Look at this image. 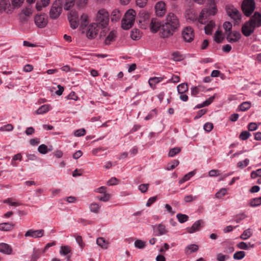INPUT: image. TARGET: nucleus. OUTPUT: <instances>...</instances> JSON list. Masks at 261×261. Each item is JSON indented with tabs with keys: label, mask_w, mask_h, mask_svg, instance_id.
I'll return each mask as SVG.
<instances>
[{
	"label": "nucleus",
	"mask_w": 261,
	"mask_h": 261,
	"mask_svg": "<svg viewBox=\"0 0 261 261\" xmlns=\"http://www.w3.org/2000/svg\"><path fill=\"white\" fill-rule=\"evenodd\" d=\"M38 151L41 154H45L48 152V147L44 144H41L38 147Z\"/></svg>",
	"instance_id": "obj_48"
},
{
	"label": "nucleus",
	"mask_w": 261,
	"mask_h": 261,
	"mask_svg": "<svg viewBox=\"0 0 261 261\" xmlns=\"http://www.w3.org/2000/svg\"><path fill=\"white\" fill-rule=\"evenodd\" d=\"M139 25L142 29H149L151 32L155 33L161 28V22L157 18H151L147 11L142 10L139 15Z\"/></svg>",
	"instance_id": "obj_1"
},
{
	"label": "nucleus",
	"mask_w": 261,
	"mask_h": 261,
	"mask_svg": "<svg viewBox=\"0 0 261 261\" xmlns=\"http://www.w3.org/2000/svg\"><path fill=\"white\" fill-rule=\"evenodd\" d=\"M251 107V103L248 101L243 102L239 106V109L241 111H245Z\"/></svg>",
	"instance_id": "obj_46"
},
{
	"label": "nucleus",
	"mask_w": 261,
	"mask_h": 261,
	"mask_svg": "<svg viewBox=\"0 0 261 261\" xmlns=\"http://www.w3.org/2000/svg\"><path fill=\"white\" fill-rule=\"evenodd\" d=\"M252 234V233L250 229H247L243 231V233L241 235L240 238L242 240H246L249 238Z\"/></svg>",
	"instance_id": "obj_42"
},
{
	"label": "nucleus",
	"mask_w": 261,
	"mask_h": 261,
	"mask_svg": "<svg viewBox=\"0 0 261 261\" xmlns=\"http://www.w3.org/2000/svg\"><path fill=\"white\" fill-rule=\"evenodd\" d=\"M223 39L221 31L217 30L214 35V40L218 43H221Z\"/></svg>",
	"instance_id": "obj_37"
},
{
	"label": "nucleus",
	"mask_w": 261,
	"mask_h": 261,
	"mask_svg": "<svg viewBox=\"0 0 261 261\" xmlns=\"http://www.w3.org/2000/svg\"><path fill=\"white\" fill-rule=\"evenodd\" d=\"M178 93H185L188 90V86L187 84L182 83L179 84L177 87Z\"/></svg>",
	"instance_id": "obj_38"
},
{
	"label": "nucleus",
	"mask_w": 261,
	"mask_h": 261,
	"mask_svg": "<svg viewBox=\"0 0 261 261\" xmlns=\"http://www.w3.org/2000/svg\"><path fill=\"white\" fill-rule=\"evenodd\" d=\"M176 218L179 223H183L188 221L189 217L187 215L179 213L176 215Z\"/></svg>",
	"instance_id": "obj_39"
},
{
	"label": "nucleus",
	"mask_w": 261,
	"mask_h": 261,
	"mask_svg": "<svg viewBox=\"0 0 261 261\" xmlns=\"http://www.w3.org/2000/svg\"><path fill=\"white\" fill-rule=\"evenodd\" d=\"M250 205L251 207H256L261 205V196L256 197L250 200Z\"/></svg>",
	"instance_id": "obj_35"
},
{
	"label": "nucleus",
	"mask_w": 261,
	"mask_h": 261,
	"mask_svg": "<svg viewBox=\"0 0 261 261\" xmlns=\"http://www.w3.org/2000/svg\"><path fill=\"white\" fill-rule=\"evenodd\" d=\"M245 256V253L243 251H237L233 254V257L234 259L240 260Z\"/></svg>",
	"instance_id": "obj_47"
},
{
	"label": "nucleus",
	"mask_w": 261,
	"mask_h": 261,
	"mask_svg": "<svg viewBox=\"0 0 261 261\" xmlns=\"http://www.w3.org/2000/svg\"><path fill=\"white\" fill-rule=\"evenodd\" d=\"M148 1L149 0H136V3L137 6L140 8H144L147 5Z\"/></svg>",
	"instance_id": "obj_57"
},
{
	"label": "nucleus",
	"mask_w": 261,
	"mask_h": 261,
	"mask_svg": "<svg viewBox=\"0 0 261 261\" xmlns=\"http://www.w3.org/2000/svg\"><path fill=\"white\" fill-rule=\"evenodd\" d=\"M71 251V247L68 245L61 246L60 250V253L61 255H66Z\"/></svg>",
	"instance_id": "obj_36"
},
{
	"label": "nucleus",
	"mask_w": 261,
	"mask_h": 261,
	"mask_svg": "<svg viewBox=\"0 0 261 261\" xmlns=\"http://www.w3.org/2000/svg\"><path fill=\"white\" fill-rule=\"evenodd\" d=\"M227 192V190L226 188H221L218 191L216 194L215 197L217 198L220 199L222 198L223 196H224Z\"/></svg>",
	"instance_id": "obj_43"
},
{
	"label": "nucleus",
	"mask_w": 261,
	"mask_h": 261,
	"mask_svg": "<svg viewBox=\"0 0 261 261\" xmlns=\"http://www.w3.org/2000/svg\"><path fill=\"white\" fill-rule=\"evenodd\" d=\"M225 10L227 15L236 22L238 23L240 21L241 14L236 7L231 5H227L225 7Z\"/></svg>",
	"instance_id": "obj_10"
},
{
	"label": "nucleus",
	"mask_w": 261,
	"mask_h": 261,
	"mask_svg": "<svg viewBox=\"0 0 261 261\" xmlns=\"http://www.w3.org/2000/svg\"><path fill=\"white\" fill-rule=\"evenodd\" d=\"M153 229L158 236H163L168 233V230L166 226L162 223L158 224L153 226Z\"/></svg>",
	"instance_id": "obj_16"
},
{
	"label": "nucleus",
	"mask_w": 261,
	"mask_h": 261,
	"mask_svg": "<svg viewBox=\"0 0 261 261\" xmlns=\"http://www.w3.org/2000/svg\"><path fill=\"white\" fill-rule=\"evenodd\" d=\"M116 37V32L115 31H111L105 39V44L110 45L114 40Z\"/></svg>",
	"instance_id": "obj_25"
},
{
	"label": "nucleus",
	"mask_w": 261,
	"mask_h": 261,
	"mask_svg": "<svg viewBox=\"0 0 261 261\" xmlns=\"http://www.w3.org/2000/svg\"><path fill=\"white\" fill-rule=\"evenodd\" d=\"M163 77H153L149 79L148 83L150 87L154 88L156 84L163 81Z\"/></svg>",
	"instance_id": "obj_27"
},
{
	"label": "nucleus",
	"mask_w": 261,
	"mask_h": 261,
	"mask_svg": "<svg viewBox=\"0 0 261 261\" xmlns=\"http://www.w3.org/2000/svg\"><path fill=\"white\" fill-rule=\"evenodd\" d=\"M99 28L97 23H92L82 29V33L89 39H93L96 37Z\"/></svg>",
	"instance_id": "obj_7"
},
{
	"label": "nucleus",
	"mask_w": 261,
	"mask_h": 261,
	"mask_svg": "<svg viewBox=\"0 0 261 261\" xmlns=\"http://www.w3.org/2000/svg\"><path fill=\"white\" fill-rule=\"evenodd\" d=\"M110 19V15L108 11L105 9H101L98 11L96 16V22L97 25L102 28V31L100 34V37L105 36V32L108 31L107 26Z\"/></svg>",
	"instance_id": "obj_4"
},
{
	"label": "nucleus",
	"mask_w": 261,
	"mask_h": 261,
	"mask_svg": "<svg viewBox=\"0 0 261 261\" xmlns=\"http://www.w3.org/2000/svg\"><path fill=\"white\" fill-rule=\"evenodd\" d=\"M74 5V0H65V3L64 5V8L66 10H68Z\"/></svg>",
	"instance_id": "obj_51"
},
{
	"label": "nucleus",
	"mask_w": 261,
	"mask_h": 261,
	"mask_svg": "<svg viewBox=\"0 0 261 261\" xmlns=\"http://www.w3.org/2000/svg\"><path fill=\"white\" fill-rule=\"evenodd\" d=\"M215 97L214 96L210 97L208 99L203 101L202 103L199 105L198 108H202L210 105L214 100Z\"/></svg>",
	"instance_id": "obj_50"
},
{
	"label": "nucleus",
	"mask_w": 261,
	"mask_h": 261,
	"mask_svg": "<svg viewBox=\"0 0 261 261\" xmlns=\"http://www.w3.org/2000/svg\"><path fill=\"white\" fill-rule=\"evenodd\" d=\"M215 27V23L213 20H211L205 27V33L207 35L212 34L213 28Z\"/></svg>",
	"instance_id": "obj_30"
},
{
	"label": "nucleus",
	"mask_w": 261,
	"mask_h": 261,
	"mask_svg": "<svg viewBox=\"0 0 261 261\" xmlns=\"http://www.w3.org/2000/svg\"><path fill=\"white\" fill-rule=\"evenodd\" d=\"M13 129V126L11 124H8L5 125L0 128V130L2 132H9Z\"/></svg>",
	"instance_id": "obj_56"
},
{
	"label": "nucleus",
	"mask_w": 261,
	"mask_h": 261,
	"mask_svg": "<svg viewBox=\"0 0 261 261\" xmlns=\"http://www.w3.org/2000/svg\"><path fill=\"white\" fill-rule=\"evenodd\" d=\"M10 1L13 12L15 9H18L21 7L24 3V0H10Z\"/></svg>",
	"instance_id": "obj_29"
},
{
	"label": "nucleus",
	"mask_w": 261,
	"mask_h": 261,
	"mask_svg": "<svg viewBox=\"0 0 261 261\" xmlns=\"http://www.w3.org/2000/svg\"><path fill=\"white\" fill-rule=\"evenodd\" d=\"M181 35L182 38L185 41L191 42L194 38L195 33L192 27H187L182 31Z\"/></svg>",
	"instance_id": "obj_11"
},
{
	"label": "nucleus",
	"mask_w": 261,
	"mask_h": 261,
	"mask_svg": "<svg viewBox=\"0 0 261 261\" xmlns=\"http://www.w3.org/2000/svg\"><path fill=\"white\" fill-rule=\"evenodd\" d=\"M44 234V229L34 230L30 229L27 230L25 233L24 236L25 238H32L34 239H38L42 237Z\"/></svg>",
	"instance_id": "obj_14"
},
{
	"label": "nucleus",
	"mask_w": 261,
	"mask_h": 261,
	"mask_svg": "<svg viewBox=\"0 0 261 261\" xmlns=\"http://www.w3.org/2000/svg\"><path fill=\"white\" fill-rule=\"evenodd\" d=\"M34 21L38 28H43L47 24V17L44 14L36 15L34 17Z\"/></svg>",
	"instance_id": "obj_12"
},
{
	"label": "nucleus",
	"mask_w": 261,
	"mask_h": 261,
	"mask_svg": "<svg viewBox=\"0 0 261 261\" xmlns=\"http://www.w3.org/2000/svg\"><path fill=\"white\" fill-rule=\"evenodd\" d=\"M33 10L31 7L28 6L21 10V13L27 17H30L33 14Z\"/></svg>",
	"instance_id": "obj_45"
},
{
	"label": "nucleus",
	"mask_w": 261,
	"mask_h": 261,
	"mask_svg": "<svg viewBox=\"0 0 261 261\" xmlns=\"http://www.w3.org/2000/svg\"><path fill=\"white\" fill-rule=\"evenodd\" d=\"M252 25L255 28L261 26V14L258 12H255L253 15L249 20Z\"/></svg>",
	"instance_id": "obj_17"
},
{
	"label": "nucleus",
	"mask_w": 261,
	"mask_h": 261,
	"mask_svg": "<svg viewBox=\"0 0 261 261\" xmlns=\"http://www.w3.org/2000/svg\"><path fill=\"white\" fill-rule=\"evenodd\" d=\"M101 205L96 202H93L89 205V210L91 212L98 214L100 212Z\"/></svg>",
	"instance_id": "obj_31"
},
{
	"label": "nucleus",
	"mask_w": 261,
	"mask_h": 261,
	"mask_svg": "<svg viewBox=\"0 0 261 261\" xmlns=\"http://www.w3.org/2000/svg\"><path fill=\"white\" fill-rule=\"evenodd\" d=\"M0 11H4L7 13H11L12 9L8 0H0Z\"/></svg>",
	"instance_id": "obj_19"
},
{
	"label": "nucleus",
	"mask_w": 261,
	"mask_h": 261,
	"mask_svg": "<svg viewBox=\"0 0 261 261\" xmlns=\"http://www.w3.org/2000/svg\"><path fill=\"white\" fill-rule=\"evenodd\" d=\"M250 136V133L249 132L245 130V131L242 132L240 134V135L239 136V138L242 140H246L247 139H248Z\"/></svg>",
	"instance_id": "obj_54"
},
{
	"label": "nucleus",
	"mask_w": 261,
	"mask_h": 261,
	"mask_svg": "<svg viewBox=\"0 0 261 261\" xmlns=\"http://www.w3.org/2000/svg\"><path fill=\"white\" fill-rule=\"evenodd\" d=\"M241 34L237 31H233L229 33L227 36V40L230 43L236 42L241 39Z\"/></svg>",
	"instance_id": "obj_18"
},
{
	"label": "nucleus",
	"mask_w": 261,
	"mask_h": 261,
	"mask_svg": "<svg viewBox=\"0 0 261 261\" xmlns=\"http://www.w3.org/2000/svg\"><path fill=\"white\" fill-rule=\"evenodd\" d=\"M96 244L103 249H107L108 247V243L106 241L104 238L99 237L96 240Z\"/></svg>",
	"instance_id": "obj_33"
},
{
	"label": "nucleus",
	"mask_w": 261,
	"mask_h": 261,
	"mask_svg": "<svg viewBox=\"0 0 261 261\" xmlns=\"http://www.w3.org/2000/svg\"><path fill=\"white\" fill-rule=\"evenodd\" d=\"M195 173H196L195 171L194 170V171H191V172L188 173L187 174H186L182 177V179L179 180V184H182V183L185 182V181L189 180L192 177H193L195 174Z\"/></svg>",
	"instance_id": "obj_34"
},
{
	"label": "nucleus",
	"mask_w": 261,
	"mask_h": 261,
	"mask_svg": "<svg viewBox=\"0 0 261 261\" xmlns=\"http://www.w3.org/2000/svg\"><path fill=\"white\" fill-rule=\"evenodd\" d=\"M68 19L72 29H76L80 25L81 30L87 26L89 23V18L87 14H83L80 17V23L79 22V15L75 10H72L68 14Z\"/></svg>",
	"instance_id": "obj_3"
},
{
	"label": "nucleus",
	"mask_w": 261,
	"mask_h": 261,
	"mask_svg": "<svg viewBox=\"0 0 261 261\" xmlns=\"http://www.w3.org/2000/svg\"><path fill=\"white\" fill-rule=\"evenodd\" d=\"M134 246L136 248L142 249H143L146 246V242L141 240H137L134 242Z\"/></svg>",
	"instance_id": "obj_44"
},
{
	"label": "nucleus",
	"mask_w": 261,
	"mask_h": 261,
	"mask_svg": "<svg viewBox=\"0 0 261 261\" xmlns=\"http://www.w3.org/2000/svg\"><path fill=\"white\" fill-rule=\"evenodd\" d=\"M0 252L6 254H11L12 252V248L8 244L1 243H0Z\"/></svg>",
	"instance_id": "obj_23"
},
{
	"label": "nucleus",
	"mask_w": 261,
	"mask_h": 261,
	"mask_svg": "<svg viewBox=\"0 0 261 261\" xmlns=\"http://www.w3.org/2000/svg\"><path fill=\"white\" fill-rule=\"evenodd\" d=\"M185 16L187 20H189L193 22L197 20L198 21V17H197V14L194 10L189 9L187 10L185 12Z\"/></svg>",
	"instance_id": "obj_20"
},
{
	"label": "nucleus",
	"mask_w": 261,
	"mask_h": 261,
	"mask_svg": "<svg viewBox=\"0 0 261 261\" xmlns=\"http://www.w3.org/2000/svg\"><path fill=\"white\" fill-rule=\"evenodd\" d=\"M249 164V160L246 159L243 161H240L238 163L237 166L240 168H244L247 166Z\"/></svg>",
	"instance_id": "obj_52"
},
{
	"label": "nucleus",
	"mask_w": 261,
	"mask_h": 261,
	"mask_svg": "<svg viewBox=\"0 0 261 261\" xmlns=\"http://www.w3.org/2000/svg\"><path fill=\"white\" fill-rule=\"evenodd\" d=\"M154 9L156 16L163 17L166 12V4L163 1H158L154 6Z\"/></svg>",
	"instance_id": "obj_13"
},
{
	"label": "nucleus",
	"mask_w": 261,
	"mask_h": 261,
	"mask_svg": "<svg viewBox=\"0 0 261 261\" xmlns=\"http://www.w3.org/2000/svg\"><path fill=\"white\" fill-rule=\"evenodd\" d=\"M209 8H204L201 11L198 17V22L201 24H205L207 16H214L218 12L215 0H208Z\"/></svg>",
	"instance_id": "obj_5"
},
{
	"label": "nucleus",
	"mask_w": 261,
	"mask_h": 261,
	"mask_svg": "<svg viewBox=\"0 0 261 261\" xmlns=\"http://www.w3.org/2000/svg\"><path fill=\"white\" fill-rule=\"evenodd\" d=\"M86 134V130L84 128H81L76 130L74 133V135L75 137L84 136Z\"/></svg>",
	"instance_id": "obj_58"
},
{
	"label": "nucleus",
	"mask_w": 261,
	"mask_h": 261,
	"mask_svg": "<svg viewBox=\"0 0 261 261\" xmlns=\"http://www.w3.org/2000/svg\"><path fill=\"white\" fill-rule=\"evenodd\" d=\"M137 13L134 9H128L124 14L121 21V27L124 30H128L135 23Z\"/></svg>",
	"instance_id": "obj_6"
},
{
	"label": "nucleus",
	"mask_w": 261,
	"mask_h": 261,
	"mask_svg": "<svg viewBox=\"0 0 261 261\" xmlns=\"http://www.w3.org/2000/svg\"><path fill=\"white\" fill-rule=\"evenodd\" d=\"M241 8L244 14L247 17L250 16L255 8V3L254 0H243Z\"/></svg>",
	"instance_id": "obj_9"
},
{
	"label": "nucleus",
	"mask_w": 261,
	"mask_h": 261,
	"mask_svg": "<svg viewBox=\"0 0 261 261\" xmlns=\"http://www.w3.org/2000/svg\"><path fill=\"white\" fill-rule=\"evenodd\" d=\"M122 15V12L118 9H115L113 10L111 15V20L113 22H118Z\"/></svg>",
	"instance_id": "obj_21"
},
{
	"label": "nucleus",
	"mask_w": 261,
	"mask_h": 261,
	"mask_svg": "<svg viewBox=\"0 0 261 261\" xmlns=\"http://www.w3.org/2000/svg\"><path fill=\"white\" fill-rule=\"evenodd\" d=\"M142 37V33L137 29H133L130 32V37L134 40H138Z\"/></svg>",
	"instance_id": "obj_28"
},
{
	"label": "nucleus",
	"mask_w": 261,
	"mask_h": 261,
	"mask_svg": "<svg viewBox=\"0 0 261 261\" xmlns=\"http://www.w3.org/2000/svg\"><path fill=\"white\" fill-rule=\"evenodd\" d=\"M213 128V124L211 122H206L203 125V129L207 132H211Z\"/></svg>",
	"instance_id": "obj_59"
},
{
	"label": "nucleus",
	"mask_w": 261,
	"mask_h": 261,
	"mask_svg": "<svg viewBox=\"0 0 261 261\" xmlns=\"http://www.w3.org/2000/svg\"><path fill=\"white\" fill-rule=\"evenodd\" d=\"M179 27V20L176 15L169 12L166 17V21L161 24L160 35L162 38H168L172 36Z\"/></svg>",
	"instance_id": "obj_2"
},
{
	"label": "nucleus",
	"mask_w": 261,
	"mask_h": 261,
	"mask_svg": "<svg viewBox=\"0 0 261 261\" xmlns=\"http://www.w3.org/2000/svg\"><path fill=\"white\" fill-rule=\"evenodd\" d=\"M74 237L75 238L76 243L79 245V246L82 248H83L85 246V244L83 241L82 237L81 236H79L77 234H75Z\"/></svg>",
	"instance_id": "obj_55"
},
{
	"label": "nucleus",
	"mask_w": 261,
	"mask_h": 261,
	"mask_svg": "<svg viewBox=\"0 0 261 261\" xmlns=\"http://www.w3.org/2000/svg\"><path fill=\"white\" fill-rule=\"evenodd\" d=\"M149 184H141L139 186V190L142 192V193H145L148 188Z\"/></svg>",
	"instance_id": "obj_62"
},
{
	"label": "nucleus",
	"mask_w": 261,
	"mask_h": 261,
	"mask_svg": "<svg viewBox=\"0 0 261 261\" xmlns=\"http://www.w3.org/2000/svg\"><path fill=\"white\" fill-rule=\"evenodd\" d=\"M63 2L62 0H56L52 4L49 15L53 19H57L62 11Z\"/></svg>",
	"instance_id": "obj_8"
},
{
	"label": "nucleus",
	"mask_w": 261,
	"mask_h": 261,
	"mask_svg": "<svg viewBox=\"0 0 261 261\" xmlns=\"http://www.w3.org/2000/svg\"><path fill=\"white\" fill-rule=\"evenodd\" d=\"M97 199L101 201L107 202L110 200V195L109 193L106 192L103 193L102 196H97Z\"/></svg>",
	"instance_id": "obj_49"
},
{
	"label": "nucleus",
	"mask_w": 261,
	"mask_h": 261,
	"mask_svg": "<svg viewBox=\"0 0 261 261\" xmlns=\"http://www.w3.org/2000/svg\"><path fill=\"white\" fill-rule=\"evenodd\" d=\"M118 184V180L116 177L111 178L108 181L107 185L109 186L116 185Z\"/></svg>",
	"instance_id": "obj_64"
},
{
	"label": "nucleus",
	"mask_w": 261,
	"mask_h": 261,
	"mask_svg": "<svg viewBox=\"0 0 261 261\" xmlns=\"http://www.w3.org/2000/svg\"><path fill=\"white\" fill-rule=\"evenodd\" d=\"M197 199V197L196 196H193L191 195L185 196L184 197V200L186 202H190Z\"/></svg>",
	"instance_id": "obj_63"
},
{
	"label": "nucleus",
	"mask_w": 261,
	"mask_h": 261,
	"mask_svg": "<svg viewBox=\"0 0 261 261\" xmlns=\"http://www.w3.org/2000/svg\"><path fill=\"white\" fill-rule=\"evenodd\" d=\"M229 258V256L227 255H224L222 253H219L217 255V259L218 261H225Z\"/></svg>",
	"instance_id": "obj_61"
},
{
	"label": "nucleus",
	"mask_w": 261,
	"mask_h": 261,
	"mask_svg": "<svg viewBox=\"0 0 261 261\" xmlns=\"http://www.w3.org/2000/svg\"><path fill=\"white\" fill-rule=\"evenodd\" d=\"M14 225L9 223H3L0 224V230L8 231L13 228Z\"/></svg>",
	"instance_id": "obj_32"
},
{
	"label": "nucleus",
	"mask_w": 261,
	"mask_h": 261,
	"mask_svg": "<svg viewBox=\"0 0 261 261\" xmlns=\"http://www.w3.org/2000/svg\"><path fill=\"white\" fill-rule=\"evenodd\" d=\"M202 221L200 220H197L194 223L191 227H188L187 228V231L190 233H193L195 232L200 229V226Z\"/></svg>",
	"instance_id": "obj_22"
},
{
	"label": "nucleus",
	"mask_w": 261,
	"mask_h": 261,
	"mask_svg": "<svg viewBox=\"0 0 261 261\" xmlns=\"http://www.w3.org/2000/svg\"><path fill=\"white\" fill-rule=\"evenodd\" d=\"M51 109L50 105L45 104L40 107L36 111L35 113L37 115H42L46 113Z\"/></svg>",
	"instance_id": "obj_24"
},
{
	"label": "nucleus",
	"mask_w": 261,
	"mask_h": 261,
	"mask_svg": "<svg viewBox=\"0 0 261 261\" xmlns=\"http://www.w3.org/2000/svg\"><path fill=\"white\" fill-rule=\"evenodd\" d=\"M255 28L252 25L249 21L246 22L242 27V32L243 34L246 36H249L253 32Z\"/></svg>",
	"instance_id": "obj_15"
},
{
	"label": "nucleus",
	"mask_w": 261,
	"mask_h": 261,
	"mask_svg": "<svg viewBox=\"0 0 261 261\" xmlns=\"http://www.w3.org/2000/svg\"><path fill=\"white\" fill-rule=\"evenodd\" d=\"M172 58L175 61H179L183 59L182 56L179 52H174L172 54Z\"/></svg>",
	"instance_id": "obj_53"
},
{
	"label": "nucleus",
	"mask_w": 261,
	"mask_h": 261,
	"mask_svg": "<svg viewBox=\"0 0 261 261\" xmlns=\"http://www.w3.org/2000/svg\"><path fill=\"white\" fill-rule=\"evenodd\" d=\"M198 246L196 244H191L185 248V253L189 255L192 252H196L198 250Z\"/></svg>",
	"instance_id": "obj_26"
},
{
	"label": "nucleus",
	"mask_w": 261,
	"mask_h": 261,
	"mask_svg": "<svg viewBox=\"0 0 261 261\" xmlns=\"http://www.w3.org/2000/svg\"><path fill=\"white\" fill-rule=\"evenodd\" d=\"M220 175V171L218 170L213 169L208 172V176L210 177H216Z\"/></svg>",
	"instance_id": "obj_60"
},
{
	"label": "nucleus",
	"mask_w": 261,
	"mask_h": 261,
	"mask_svg": "<svg viewBox=\"0 0 261 261\" xmlns=\"http://www.w3.org/2000/svg\"><path fill=\"white\" fill-rule=\"evenodd\" d=\"M179 164V161L178 160H173L171 163H169L165 169L168 171L172 170L174 169Z\"/></svg>",
	"instance_id": "obj_40"
},
{
	"label": "nucleus",
	"mask_w": 261,
	"mask_h": 261,
	"mask_svg": "<svg viewBox=\"0 0 261 261\" xmlns=\"http://www.w3.org/2000/svg\"><path fill=\"white\" fill-rule=\"evenodd\" d=\"M181 151V148L176 147L171 149L168 153L169 157H173Z\"/></svg>",
	"instance_id": "obj_41"
}]
</instances>
